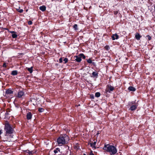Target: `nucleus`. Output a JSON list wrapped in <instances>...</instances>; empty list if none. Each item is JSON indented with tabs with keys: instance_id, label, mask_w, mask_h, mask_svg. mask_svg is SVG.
Segmentation results:
<instances>
[{
	"instance_id": "nucleus-1",
	"label": "nucleus",
	"mask_w": 155,
	"mask_h": 155,
	"mask_svg": "<svg viewBox=\"0 0 155 155\" xmlns=\"http://www.w3.org/2000/svg\"><path fill=\"white\" fill-rule=\"evenodd\" d=\"M104 149L110 152L111 155H114L117 152V150L115 147L108 144L105 145Z\"/></svg>"
},
{
	"instance_id": "nucleus-2",
	"label": "nucleus",
	"mask_w": 155,
	"mask_h": 155,
	"mask_svg": "<svg viewBox=\"0 0 155 155\" xmlns=\"http://www.w3.org/2000/svg\"><path fill=\"white\" fill-rule=\"evenodd\" d=\"M67 137H65V138L63 137H59L57 140V143L59 146H61L63 144L66 143V139Z\"/></svg>"
},
{
	"instance_id": "nucleus-3",
	"label": "nucleus",
	"mask_w": 155,
	"mask_h": 155,
	"mask_svg": "<svg viewBox=\"0 0 155 155\" xmlns=\"http://www.w3.org/2000/svg\"><path fill=\"white\" fill-rule=\"evenodd\" d=\"M82 58L83 59H85V56L83 54H81L79 55L75 56L74 57V59L78 62H80L81 61V58Z\"/></svg>"
},
{
	"instance_id": "nucleus-4",
	"label": "nucleus",
	"mask_w": 155,
	"mask_h": 155,
	"mask_svg": "<svg viewBox=\"0 0 155 155\" xmlns=\"http://www.w3.org/2000/svg\"><path fill=\"white\" fill-rule=\"evenodd\" d=\"M5 129L7 133L9 134L12 133L13 129L8 123L6 124Z\"/></svg>"
},
{
	"instance_id": "nucleus-5",
	"label": "nucleus",
	"mask_w": 155,
	"mask_h": 155,
	"mask_svg": "<svg viewBox=\"0 0 155 155\" xmlns=\"http://www.w3.org/2000/svg\"><path fill=\"white\" fill-rule=\"evenodd\" d=\"M114 89V88L111 85H108L106 89V92H107L110 93V91H113Z\"/></svg>"
},
{
	"instance_id": "nucleus-6",
	"label": "nucleus",
	"mask_w": 155,
	"mask_h": 155,
	"mask_svg": "<svg viewBox=\"0 0 155 155\" xmlns=\"http://www.w3.org/2000/svg\"><path fill=\"white\" fill-rule=\"evenodd\" d=\"M24 95V93L22 91H19L18 92L17 97H21Z\"/></svg>"
},
{
	"instance_id": "nucleus-7",
	"label": "nucleus",
	"mask_w": 155,
	"mask_h": 155,
	"mask_svg": "<svg viewBox=\"0 0 155 155\" xmlns=\"http://www.w3.org/2000/svg\"><path fill=\"white\" fill-rule=\"evenodd\" d=\"M112 38L113 40H115L118 38V36L116 34H114L112 35Z\"/></svg>"
},
{
	"instance_id": "nucleus-8",
	"label": "nucleus",
	"mask_w": 155,
	"mask_h": 155,
	"mask_svg": "<svg viewBox=\"0 0 155 155\" xmlns=\"http://www.w3.org/2000/svg\"><path fill=\"white\" fill-rule=\"evenodd\" d=\"M96 142L94 141L92 143H90V144L91 145V147H92L94 148H96V147L95 145H96Z\"/></svg>"
},
{
	"instance_id": "nucleus-9",
	"label": "nucleus",
	"mask_w": 155,
	"mask_h": 155,
	"mask_svg": "<svg viewBox=\"0 0 155 155\" xmlns=\"http://www.w3.org/2000/svg\"><path fill=\"white\" fill-rule=\"evenodd\" d=\"M31 117H32V115H31V113H28L27 114V119H28V120L30 119L31 118Z\"/></svg>"
},
{
	"instance_id": "nucleus-10",
	"label": "nucleus",
	"mask_w": 155,
	"mask_h": 155,
	"mask_svg": "<svg viewBox=\"0 0 155 155\" xmlns=\"http://www.w3.org/2000/svg\"><path fill=\"white\" fill-rule=\"evenodd\" d=\"M6 93L7 94H11L13 93V91L11 90L8 89L6 91Z\"/></svg>"
},
{
	"instance_id": "nucleus-11",
	"label": "nucleus",
	"mask_w": 155,
	"mask_h": 155,
	"mask_svg": "<svg viewBox=\"0 0 155 155\" xmlns=\"http://www.w3.org/2000/svg\"><path fill=\"white\" fill-rule=\"evenodd\" d=\"M40 9L42 11H44L46 10V7L44 6H40L39 7Z\"/></svg>"
},
{
	"instance_id": "nucleus-12",
	"label": "nucleus",
	"mask_w": 155,
	"mask_h": 155,
	"mask_svg": "<svg viewBox=\"0 0 155 155\" xmlns=\"http://www.w3.org/2000/svg\"><path fill=\"white\" fill-rule=\"evenodd\" d=\"M128 90L130 91H135L136 89L135 88L132 87H129L128 88Z\"/></svg>"
},
{
	"instance_id": "nucleus-13",
	"label": "nucleus",
	"mask_w": 155,
	"mask_h": 155,
	"mask_svg": "<svg viewBox=\"0 0 155 155\" xmlns=\"http://www.w3.org/2000/svg\"><path fill=\"white\" fill-rule=\"evenodd\" d=\"M98 74L96 71H94L92 73V76L91 77H96L97 76Z\"/></svg>"
},
{
	"instance_id": "nucleus-14",
	"label": "nucleus",
	"mask_w": 155,
	"mask_h": 155,
	"mask_svg": "<svg viewBox=\"0 0 155 155\" xmlns=\"http://www.w3.org/2000/svg\"><path fill=\"white\" fill-rule=\"evenodd\" d=\"M137 108V106L135 105H133L130 108V109L131 110H135Z\"/></svg>"
},
{
	"instance_id": "nucleus-15",
	"label": "nucleus",
	"mask_w": 155,
	"mask_h": 155,
	"mask_svg": "<svg viewBox=\"0 0 155 155\" xmlns=\"http://www.w3.org/2000/svg\"><path fill=\"white\" fill-rule=\"evenodd\" d=\"M18 74V72L17 71H12V74L13 75H16Z\"/></svg>"
},
{
	"instance_id": "nucleus-16",
	"label": "nucleus",
	"mask_w": 155,
	"mask_h": 155,
	"mask_svg": "<svg viewBox=\"0 0 155 155\" xmlns=\"http://www.w3.org/2000/svg\"><path fill=\"white\" fill-rule=\"evenodd\" d=\"M135 37L137 39V40H139L140 39V35L138 34H136L135 35Z\"/></svg>"
},
{
	"instance_id": "nucleus-17",
	"label": "nucleus",
	"mask_w": 155,
	"mask_h": 155,
	"mask_svg": "<svg viewBox=\"0 0 155 155\" xmlns=\"http://www.w3.org/2000/svg\"><path fill=\"white\" fill-rule=\"evenodd\" d=\"M18 35L16 34V33L15 32L13 34H12V36L13 38H15L17 37Z\"/></svg>"
},
{
	"instance_id": "nucleus-18",
	"label": "nucleus",
	"mask_w": 155,
	"mask_h": 155,
	"mask_svg": "<svg viewBox=\"0 0 155 155\" xmlns=\"http://www.w3.org/2000/svg\"><path fill=\"white\" fill-rule=\"evenodd\" d=\"M28 70L31 73L32 72V67H31L30 68H27Z\"/></svg>"
},
{
	"instance_id": "nucleus-19",
	"label": "nucleus",
	"mask_w": 155,
	"mask_h": 155,
	"mask_svg": "<svg viewBox=\"0 0 155 155\" xmlns=\"http://www.w3.org/2000/svg\"><path fill=\"white\" fill-rule=\"evenodd\" d=\"M58 152H60V149L59 148H57L55 150H54V152L55 153H56Z\"/></svg>"
},
{
	"instance_id": "nucleus-20",
	"label": "nucleus",
	"mask_w": 155,
	"mask_h": 155,
	"mask_svg": "<svg viewBox=\"0 0 155 155\" xmlns=\"http://www.w3.org/2000/svg\"><path fill=\"white\" fill-rule=\"evenodd\" d=\"M95 96L97 97H99L100 96V94L99 92H97L95 94Z\"/></svg>"
},
{
	"instance_id": "nucleus-21",
	"label": "nucleus",
	"mask_w": 155,
	"mask_h": 155,
	"mask_svg": "<svg viewBox=\"0 0 155 155\" xmlns=\"http://www.w3.org/2000/svg\"><path fill=\"white\" fill-rule=\"evenodd\" d=\"M74 29L75 30H78V26L77 24H75L74 26Z\"/></svg>"
},
{
	"instance_id": "nucleus-22",
	"label": "nucleus",
	"mask_w": 155,
	"mask_h": 155,
	"mask_svg": "<svg viewBox=\"0 0 155 155\" xmlns=\"http://www.w3.org/2000/svg\"><path fill=\"white\" fill-rule=\"evenodd\" d=\"M44 109L43 108H39L38 110L40 112H42L43 111Z\"/></svg>"
},
{
	"instance_id": "nucleus-23",
	"label": "nucleus",
	"mask_w": 155,
	"mask_h": 155,
	"mask_svg": "<svg viewBox=\"0 0 155 155\" xmlns=\"http://www.w3.org/2000/svg\"><path fill=\"white\" fill-rule=\"evenodd\" d=\"M64 61L65 63H66L68 61V59L67 58H65L64 60Z\"/></svg>"
},
{
	"instance_id": "nucleus-24",
	"label": "nucleus",
	"mask_w": 155,
	"mask_h": 155,
	"mask_svg": "<svg viewBox=\"0 0 155 155\" xmlns=\"http://www.w3.org/2000/svg\"><path fill=\"white\" fill-rule=\"evenodd\" d=\"M87 62L89 63H91L92 62V61L90 59H89L88 60H87Z\"/></svg>"
},
{
	"instance_id": "nucleus-25",
	"label": "nucleus",
	"mask_w": 155,
	"mask_h": 155,
	"mask_svg": "<svg viewBox=\"0 0 155 155\" xmlns=\"http://www.w3.org/2000/svg\"><path fill=\"white\" fill-rule=\"evenodd\" d=\"M147 38L148 40H150L151 39V37L149 35L147 36Z\"/></svg>"
},
{
	"instance_id": "nucleus-26",
	"label": "nucleus",
	"mask_w": 155,
	"mask_h": 155,
	"mask_svg": "<svg viewBox=\"0 0 155 155\" xmlns=\"http://www.w3.org/2000/svg\"><path fill=\"white\" fill-rule=\"evenodd\" d=\"M59 61L60 63H61L62 62V59L61 58H60Z\"/></svg>"
},
{
	"instance_id": "nucleus-27",
	"label": "nucleus",
	"mask_w": 155,
	"mask_h": 155,
	"mask_svg": "<svg viewBox=\"0 0 155 155\" xmlns=\"http://www.w3.org/2000/svg\"><path fill=\"white\" fill-rule=\"evenodd\" d=\"M3 66L4 67H6V64L5 63H4L3 65Z\"/></svg>"
},
{
	"instance_id": "nucleus-28",
	"label": "nucleus",
	"mask_w": 155,
	"mask_h": 155,
	"mask_svg": "<svg viewBox=\"0 0 155 155\" xmlns=\"http://www.w3.org/2000/svg\"><path fill=\"white\" fill-rule=\"evenodd\" d=\"M32 24V22L31 21H29L28 22V24L29 25H31Z\"/></svg>"
},
{
	"instance_id": "nucleus-29",
	"label": "nucleus",
	"mask_w": 155,
	"mask_h": 155,
	"mask_svg": "<svg viewBox=\"0 0 155 155\" xmlns=\"http://www.w3.org/2000/svg\"><path fill=\"white\" fill-rule=\"evenodd\" d=\"M18 12L20 13H22L23 12V10L22 9H20L18 10Z\"/></svg>"
},
{
	"instance_id": "nucleus-30",
	"label": "nucleus",
	"mask_w": 155,
	"mask_h": 155,
	"mask_svg": "<svg viewBox=\"0 0 155 155\" xmlns=\"http://www.w3.org/2000/svg\"><path fill=\"white\" fill-rule=\"evenodd\" d=\"M105 48L106 49H108L109 48V47L108 46H105Z\"/></svg>"
},
{
	"instance_id": "nucleus-31",
	"label": "nucleus",
	"mask_w": 155,
	"mask_h": 155,
	"mask_svg": "<svg viewBox=\"0 0 155 155\" xmlns=\"http://www.w3.org/2000/svg\"><path fill=\"white\" fill-rule=\"evenodd\" d=\"M11 33H12V34H14V33H15V32L14 31H11L10 32Z\"/></svg>"
},
{
	"instance_id": "nucleus-32",
	"label": "nucleus",
	"mask_w": 155,
	"mask_h": 155,
	"mask_svg": "<svg viewBox=\"0 0 155 155\" xmlns=\"http://www.w3.org/2000/svg\"><path fill=\"white\" fill-rule=\"evenodd\" d=\"M32 154V152H30V153H29V154Z\"/></svg>"
},
{
	"instance_id": "nucleus-33",
	"label": "nucleus",
	"mask_w": 155,
	"mask_h": 155,
	"mask_svg": "<svg viewBox=\"0 0 155 155\" xmlns=\"http://www.w3.org/2000/svg\"><path fill=\"white\" fill-rule=\"evenodd\" d=\"M2 133V131L0 130V134H1Z\"/></svg>"
}]
</instances>
